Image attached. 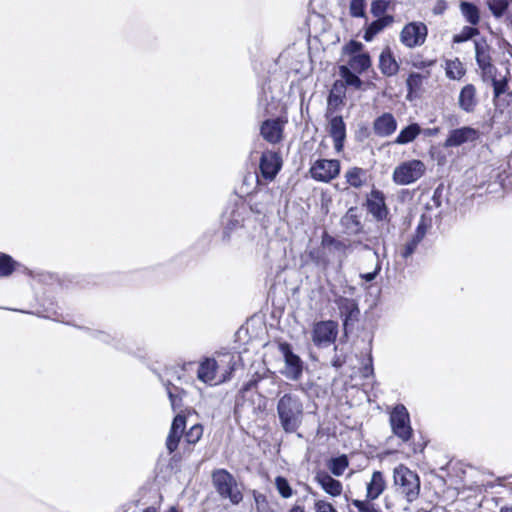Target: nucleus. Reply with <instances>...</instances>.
I'll return each mask as SVG.
<instances>
[{
	"label": "nucleus",
	"instance_id": "1",
	"mask_svg": "<svg viewBox=\"0 0 512 512\" xmlns=\"http://www.w3.org/2000/svg\"><path fill=\"white\" fill-rule=\"evenodd\" d=\"M277 416L285 433H295L303 422L304 406L300 397L293 393H285L277 401Z\"/></svg>",
	"mask_w": 512,
	"mask_h": 512
},
{
	"label": "nucleus",
	"instance_id": "2",
	"mask_svg": "<svg viewBox=\"0 0 512 512\" xmlns=\"http://www.w3.org/2000/svg\"><path fill=\"white\" fill-rule=\"evenodd\" d=\"M393 484L398 494L408 503L414 502L420 494V478L408 467L400 464L393 470Z\"/></svg>",
	"mask_w": 512,
	"mask_h": 512
},
{
	"label": "nucleus",
	"instance_id": "3",
	"mask_svg": "<svg viewBox=\"0 0 512 512\" xmlns=\"http://www.w3.org/2000/svg\"><path fill=\"white\" fill-rule=\"evenodd\" d=\"M212 483L217 493L223 499H228L233 505L243 499L242 491L235 477L225 469H217L212 473Z\"/></svg>",
	"mask_w": 512,
	"mask_h": 512
},
{
	"label": "nucleus",
	"instance_id": "4",
	"mask_svg": "<svg viewBox=\"0 0 512 512\" xmlns=\"http://www.w3.org/2000/svg\"><path fill=\"white\" fill-rule=\"evenodd\" d=\"M249 205L254 214L267 217L279 207L280 193L277 190H259L250 197Z\"/></svg>",
	"mask_w": 512,
	"mask_h": 512
},
{
	"label": "nucleus",
	"instance_id": "5",
	"mask_svg": "<svg viewBox=\"0 0 512 512\" xmlns=\"http://www.w3.org/2000/svg\"><path fill=\"white\" fill-rule=\"evenodd\" d=\"M278 349L284 360V367L280 370V373L288 380L298 381L303 375L304 362L300 356L293 352L289 343H279Z\"/></svg>",
	"mask_w": 512,
	"mask_h": 512
},
{
	"label": "nucleus",
	"instance_id": "6",
	"mask_svg": "<svg viewBox=\"0 0 512 512\" xmlns=\"http://www.w3.org/2000/svg\"><path fill=\"white\" fill-rule=\"evenodd\" d=\"M389 422L395 436L403 442H408L411 439L413 429L410 425V415L403 404H398L393 408L390 413Z\"/></svg>",
	"mask_w": 512,
	"mask_h": 512
},
{
	"label": "nucleus",
	"instance_id": "7",
	"mask_svg": "<svg viewBox=\"0 0 512 512\" xmlns=\"http://www.w3.org/2000/svg\"><path fill=\"white\" fill-rule=\"evenodd\" d=\"M426 171L420 160H410L398 165L393 172V181L398 185H409L420 179Z\"/></svg>",
	"mask_w": 512,
	"mask_h": 512
},
{
	"label": "nucleus",
	"instance_id": "8",
	"mask_svg": "<svg viewBox=\"0 0 512 512\" xmlns=\"http://www.w3.org/2000/svg\"><path fill=\"white\" fill-rule=\"evenodd\" d=\"M428 34L427 26L422 22L406 24L401 33L400 41L408 48H415L424 44Z\"/></svg>",
	"mask_w": 512,
	"mask_h": 512
},
{
	"label": "nucleus",
	"instance_id": "9",
	"mask_svg": "<svg viewBox=\"0 0 512 512\" xmlns=\"http://www.w3.org/2000/svg\"><path fill=\"white\" fill-rule=\"evenodd\" d=\"M338 325L336 322L320 321L314 324L312 330V341L318 347H326L336 340Z\"/></svg>",
	"mask_w": 512,
	"mask_h": 512
},
{
	"label": "nucleus",
	"instance_id": "10",
	"mask_svg": "<svg viewBox=\"0 0 512 512\" xmlns=\"http://www.w3.org/2000/svg\"><path fill=\"white\" fill-rule=\"evenodd\" d=\"M340 172V162L338 160H317L310 168V174L313 179L321 182H329L338 176Z\"/></svg>",
	"mask_w": 512,
	"mask_h": 512
},
{
	"label": "nucleus",
	"instance_id": "11",
	"mask_svg": "<svg viewBox=\"0 0 512 512\" xmlns=\"http://www.w3.org/2000/svg\"><path fill=\"white\" fill-rule=\"evenodd\" d=\"M246 209L243 205L238 206L235 205L228 212H225L223 215V238L225 240H229L230 234L243 227L244 219H245Z\"/></svg>",
	"mask_w": 512,
	"mask_h": 512
},
{
	"label": "nucleus",
	"instance_id": "12",
	"mask_svg": "<svg viewBox=\"0 0 512 512\" xmlns=\"http://www.w3.org/2000/svg\"><path fill=\"white\" fill-rule=\"evenodd\" d=\"M340 225L343 233L348 236H356L363 231L362 211L358 207H350L341 217Z\"/></svg>",
	"mask_w": 512,
	"mask_h": 512
},
{
	"label": "nucleus",
	"instance_id": "13",
	"mask_svg": "<svg viewBox=\"0 0 512 512\" xmlns=\"http://www.w3.org/2000/svg\"><path fill=\"white\" fill-rule=\"evenodd\" d=\"M216 364L220 381L224 383L231 379L233 372L241 364V356L231 352L222 353L218 355Z\"/></svg>",
	"mask_w": 512,
	"mask_h": 512
},
{
	"label": "nucleus",
	"instance_id": "14",
	"mask_svg": "<svg viewBox=\"0 0 512 512\" xmlns=\"http://www.w3.org/2000/svg\"><path fill=\"white\" fill-rule=\"evenodd\" d=\"M479 138V132L475 128L464 126L461 128L452 129L443 146L445 148L458 147L467 142H473Z\"/></svg>",
	"mask_w": 512,
	"mask_h": 512
},
{
	"label": "nucleus",
	"instance_id": "15",
	"mask_svg": "<svg viewBox=\"0 0 512 512\" xmlns=\"http://www.w3.org/2000/svg\"><path fill=\"white\" fill-rule=\"evenodd\" d=\"M282 166L281 157L272 151L264 152L261 155L259 168L263 178L266 180H273Z\"/></svg>",
	"mask_w": 512,
	"mask_h": 512
},
{
	"label": "nucleus",
	"instance_id": "16",
	"mask_svg": "<svg viewBox=\"0 0 512 512\" xmlns=\"http://www.w3.org/2000/svg\"><path fill=\"white\" fill-rule=\"evenodd\" d=\"M397 120L390 112H385L376 117L373 121V133L381 138H386L394 134L397 130Z\"/></svg>",
	"mask_w": 512,
	"mask_h": 512
},
{
	"label": "nucleus",
	"instance_id": "17",
	"mask_svg": "<svg viewBox=\"0 0 512 512\" xmlns=\"http://www.w3.org/2000/svg\"><path fill=\"white\" fill-rule=\"evenodd\" d=\"M197 377L200 381L208 385H217L222 383L215 358H206L199 364Z\"/></svg>",
	"mask_w": 512,
	"mask_h": 512
},
{
	"label": "nucleus",
	"instance_id": "18",
	"mask_svg": "<svg viewBox=\"0 0 512 512\" xmlns=\"http://www.w3.org/2000/svg\"><path fill=\"white\" fill-rule=\"evenodd\" d=\"M366 205L368 212L377 220H383L388 214L384 194L377 189L371 191Z\"/></svg>",
	"mask_w": 512,
	"mask_h": 512
},
{
	"label": "nucleus",
	"instance_id": "19",
	"mask_svg": "<svg viewBox=\"0 0 512 512\" xmlns=\"http://www.w3.org/2000/svg\"><path fill=\"white\" fill-rule=\"evenodd\" d=\"M186 426V417L182 414H177L171 424V428L166 439V448L169 453H173L180 442L182 434Z\"/></svg>",
	"mask_w": 512,
	"mask_h": 512
},
{
	"label": "nucleus",
	"instance_id": "20",
	"mask_svg": "<svg viewBox=\"0 0 512 512\" xmlns=\"http://www.w3.org/2000/svg\"><path fill=\"white\" fill-rule=\"evenodd\" d=\"M329 134L333 139L334 147L339 152L344 146L346 138V125L341 116H334L329 122Z\"/></svg>",
	"mask_w": 512,
	"mask_h": 512
},
{
	"label": "nucleus",
	"instance_id": "21",
	"mask_svg": "<svg viewBox=\"0 0 512 512\" xmlns=\"http://www.w3.org/2000/svg\"><path fill=\"white\" fill-rule=\"evenodd\" d=\"M315 481L329 495L336 497L341 495L343 486L339 480L334 479L326 471H318L315 475Z\"/></svg>",
	"mask_w": 512,
	"mask_h": 512
},
{
	"label": "nucleus",
	"instance_id": "22",
	"mask_svg": "<svg viewBox=\"0 0 512 512\" xmlns=\"http://www.w3.org/2000/svg\"><path fill=\"white\" fill-rule=\"evenodd\" d=\"M386 488V480L381 471H374L370 481L366 487V498L368 500H376L384 492Z\"/></svg>",
	"mask_w": 512,
	"mask_h": 512
},
{
	"label": "nucleus",
	"instance_id": "23",
	"mask_svg": "<svg viewBox=\"0 0 512 512\" xmlns=\"http://www.w3.org/2000/svg\"><path fill=\"white\" fill-rule=\"evenodd\" d=\"M459 107L466 113H472L477 105L476 89L474 85H465L459 94L458 98Z\"/></svg>",
	"mask_w": 512,
	"mask_h": 512
},
{
	"label": "nucleus",
	"instance_id": "24",
	"mask_svg": "<svg viewBox=\"0 0 512 512\" xmlns=\"http://www.w3.org/2000/svg\"><path fill=\"white\" fill-rule=\"evenodd\" d=\"M262 137L270 143H278L282 138V126L278 120H266L260 128Z\"/></svg>",
	"mask_w": 512,
	"mask_h": 512
},
{
	"label": "nucleus",
	"instance_id": "25",
	"mask_svg": "<svg viewBox=\"0 0 512 512\" xmlns=\"http://www.w3.org/2000/svg\"><path fill=\"white\" fill-rule=\"evenodd\" d=\"M379 69L385 76L391 77L399 71V64L394 58L390 48L384 49L379 57Z\"/></svg>",
	"mask_w": 512,
	"mask_h": 512
},
{
	"label": "nucleus",
	"instance_id": "26",
	"mask_svg": "<svg viewBox=\"0 0 512 512\" xmlns=\"http://www.w3.org/2000/svg\"><path fill=\"white\" fill-rule=\"evenodd\" d=\"M341 317H343L344 325L346 326L349 320H353L359 314L357 303L350 298L339 297L336 300Z\"/></svg>",
	"mask_w": 512,
	"mask_h": 512
},
{
	"label": "nucleus",
	"instance_id": "27",
	"mask_svg": "<svg viewBox=\"0 0 512 512\" xmlns=\"http://www.w3.org/2000/svg\"><path fill=\"white\" fill-rule=\"evenodd\" d=\"M394 21L393 16L391 15H384L383 17H380L373 22H371L367 27L365 28L363 38L365 41L370 42L373 40V38L380 33L385 27L390 25Z\"/></svg>",
	"mask_w": 512,
	"mask_h": 512
},
{
	"label": "nucleus",
	"instance_id": "28",
	"mask_svg": "<svg viewBox=\"0 0 512 512\" xmlns=\"http://www.w3.org/2000/svg\"><path fill=\"white\" fill-rule=\"evenodd\" d=\"M475 58L479 68L492 64L491 48L485 39L474 40Z\"/></svg>",
	"mask_w": 512,
	"mask_h": 512
},
{
	"label": "nucleus",
	"instance_id": "29",
	"mask_svg": "<svg viewBox=\"0 0 512 512\" xmlns=\"http://www.w3.org/2000/svg\"><path fill=\"white\" fill-rule=\"evenodd\" d=\"M422 129L418 123H411L400 130L394 140L395 144L406 145L414 141L421 133Z\"/></svg>",
	"mask_w": 512,
	"mask_h": 512
},
{
	"label": "nucleus",
	"instance_id": "30",
	"mask_svg": "<svg viewBox=\"0 0 512 512\" xmlns=\"http://www.w3.org/2000/svg\"><path fill=\"white\" fill-rule=\"evenodd\" d=\"M352 71L362 74L371 67L370 55L365 52L347 59V65Z\"/></svg>",
	"mask_w": 512,
	"mask_h": 512
},
{
	"label": "nucleus",
	"instance_id": "31",
	"mask_svg": "<svg viewBox=\"0 0 512 512\" xmlns=\"http://www.w3.org/2000/svg\"><path fill=\"white\" fill-rule=\"evenodd\" d=\"M85 331L89 334L90 337H92L102 343L112 345L117 349L122 348L121 338H119L117 335H111L110 333H108L106 331L90 329V328H85Z\"/></svg>",
	"mask_w": 512,
	"mask_h": 512
},
{
	"label": "nucleus",
	"instance_id": "32",
	"mask_svg": "<svg viewBox=\"0 0 512 512\" xmlns=\"http://www.w3.org/2000/svg\"><path fill=\"white\" fill-rule=\"evenodd\" d=\"M460 10L464 18L471 25H477L480 21V13L477 6L471 2L462 1L460 3Z\"/></svg>",
	"mask_w": 512,
	"mask_h": 512
},
{
	"label": "nucleus",
	"instance_id": "33",
	"mask_svg": "<svg viewBox=\"0 0 512 512\" xmlns=\"http://www.w3.org/2000/svg\"><path fill=\"white\" fill-rule=\"evenodd\" d=\"M166 392L170 400L173 411L179 409L182 405V395L185 393L183 389L173 385L169 381L165 384Z\"/></svg>",
	"mask_w": 512,
	"mask_h": 512
},
{
	"label": "nucleus",
	"instance_id": "34",
	"mask_svg": "<svg viewBox=\"0 0 512 512\" xmlns=\"http://www.w3.org/2000/svg\"><path fill=\"white\" fill-rule=\"evenodd\" d=\"M339 74L348 86H353L356 89H361L363 81L358 77V73L352 71L346 65L339 67Z\"/></svg>",
	"mask_w": 512,
	"mask_h": 512
},
{
	"label": "nucleus",
	"instance_id": "35",
	"mask_svg": "<svg viewBox=\"0 0 512 512\" xmlns=\"http://www.w3.org/2000/svg\"><path fill=\"white\" fill-rule=\"evenodd\" d=\"M365 175L366 172L363 169L354 167L346 172L345 178L350 186L360 188L364 183Z\"/></svg>",
	"mask_w": 512,
	"mask_h": 512
},
{
	"label": "nucleus",
	"instance_id": "36",
	"mask_svg": "<svg viewBox=\"0 0 512 512\" xmlns=\"http://www.w3.org/2000/svg\"><path fill=\"white\" fill-rule=\"evenodd\" d=\"M19 266L10 255L1 253L0 254V277L10 276Z\"/></svg>",
	"mask_w": 512,
	"mask_h": 512
},
{
	"label": "nucleus",
	"instance_id": "37",
	"mask_svg": "<svg viewBox=\"0 0 512 512\" xmlns=\"http://www.w3.org/2000/svg\"><path fill=\"white\" fill-rule=\"evenodd\" d=\"M445 70L446 76L453 80L460 79L465 73L462 63L457 58L454 60H447Z\"/></svg>",
	"mask_w": 512,
	"mask_h": 512
},
{
	"label": "nucleus",
	"instance_id": "38",
	"mask_svg": "<svg viewBox=\"0 0 512 512\" xmlns=\"http://www.w3.org/2000/svg\"><path fill=\"white\" fill-rule=\"evenodd\" d=\"M349 462L346 455H341L335 458H332L328 463V468L331 473L335 476L343 475L345 469L348 467Z\"/></svg>",
	"mask_w": 512,
	"mask_h": 512
},
{
	"label": "nucleus",
	"instance_id": "39",
	"mask_svg": "<svg viewBox=\"0 0 512 512\" xmlns=\"http://www.w3.org/2000/svg\"><path fill=\"white\" fill-rule=\"evenodd\" d=\"M363 44L356 40H350L342 47V54L348 58L360 55L363 52Z\"/></svg>",
	"mask_w": 512,
	"mask_h": 512
},
{
	"label": "nucleus",
	"instance_id": "40",
	"mask_svg": "<svg viewBox=\"0 0 512 512\" xmlns=\"http://www.w3.org/2000/svg\"><path fill=\"white\" fill-rule=\"evenodd\" d=\"M510 80L509 69L506 70V74L502 78H497L491 85L493 86L494 97L498 98L504 94L507 90L508 81Z\"/></svg>",
	"mask_w": 512,
	"mask_h": 512
},
{
	"label": "nucleus",
	"instance_id": "41",
	"mask_svg": "<svg viewBox=\"0 0 512 512\" xmlns=\"http://www.w3.org/2000/svg\"><path fill=\"white\" fill-rule=\"evenodd\" d=\"M275 486L281 497L287 499L293 495V490L285 477L277 476L275 479Z\"/></svg>",
	"mask_w": 512,
	"mask_h": 512
},
{
	"label": "nucleus",
	"instance_id": "42",
	"mask_svg": "<svg viewBox=\"0 0 512 512\" xmlns=\"http://www.w3.org/2000/svg\"><path fill=\"white\" fill-rule=\"evenodd\" d=\"M479 34V30L477 28L471 26H464L460 33L455 34L453 36L454 43H462L472 39L474 36Z\"/></svg>",
	"mask_w": 512,
	"mask_h": 512
},
{
	"label": "nucleus",
	"instance_id": "43",
	"mask_svg": "<svg viewBox=\"0 0 512 512\" xmlns=\"http://www.w3.org/2000/svg\"><path fill=\"white\" fill-rule=\"evenodd\" d=\"M509 5V0H492L489 3V9L496 18H500L507 11Z\"/></svg>",
	"mask_w": 512,
	"mask_h": 512
},
{
	"label": "nucleus",
	"instance_id": "44",
	"mask_svg": "<svg viewBox=\"0 0 512 512\" xmlns=\"http://www.w3.org/2000/svg\"><path fill=\"white\" fill-rule=\"evenodd\" d=\"M254 500L257 512H274L273 505L264 494L254 492Z\"/></svg>",
	"mask_w": 512,
	"mask_h": 512
},
{
	"label": "nucleus",
	"instance_id": "45",
	"mask_svg": "<svg viewBox=\"0 0 512 512\" xmlns=\"http://www.w3.org/2000/svg\"><path fill=\"white\" fill-rule=\"evenodd\" d=\"M365 0H350V15L355 18L365 17Z\"/></svg>",
	"mask_w": 512,
	"mask_h": 512
},
{
	"label": "nucleus",
	"instance_id": "46",
	"mask_svg": "<svg viewBox=\"0 0 512 512\" xmlns=\"http://www.w3.org/2000/svg\"><path fill=\"white\" fill-rule=\"evenodd\" d=\"M420 244V242L418 240H416L415 238L411 237L403 246L402 248L400 249V256L403 258V259H408L410 258L414 252L416 251L418 245Z\"/></svg>",
	"mask_w": 512,
	"mask_h": 512
},
{
	"label": "nucleus",
	"instance_id": "47",
	"mask_svg": "<svg viewBox=\"0 0 512 512\" xmlns=\"http://www.w3.org/2000/svg\"><path fill=\"white\" fill-rule=\"evenodd\" d=\"M372 500H358L354 499L352 505L358 509L359 512H382L378 507L371 503Z\"/></svg>",
	"mask_w": 512,
	"mask_h": 512
},
{
	"label": "nucleus",
	"instance_id": "48",
	"mask_svg": "<svg viewBox=\"0 0 512 512\" xmlns=\"http://www.w3.org/2000/svg\"><path fill=\"white\" fill-rule=\"evenodd\" d=\"M481 70V78L484 82L492 84L497 79V68L493 65H487L479 68Z\"/></svg>",
	"mask_w": 512,
	"mask_h": 512
},
{
	"label": "nucleus",
	"instance_id": "49",
	"mask_svg": "<svg viewBox=\"0 0 512 512\" xmlns=\"http://www.w3.org/2000/svg\"><path fill=\"white\" fill-rule=\"evenodd\" d=\"M423 77L420 73L413 72L411 73L407 80H406V86L409 93H412L414 91H417L420 86L422 85Z\"/></svg>",
	"mask_w": 512,
	"mask_h": 512
},
{
	"label": "nucleus",
	"instance_id": "50",
	"mask_svg": "<svg viewBox=\"0 0 512 512\" xmlns=\"http://www.w3.org/2000/svg\"><path fill=\"white\" fill-rule=\"evenodd\" d=\"M203 434V428L201 425H193L189 431L185 434V439L189 444L197 443Z\"/></svg>",
	"mask_w": 512,
	"mask_h": 512
},
{
	"label": "nucleus",
	"instance_id": "51",
	"mask_svg": "<svg viewBox=\"0 0 512 512\" xmlns=\"http://www.w3.org/2000/svg\"><path fill=\"white\" fill-rule=\"evenodd\" d=\"M374 255L377 259V262H376V265H375V269L372 271V272H368V273H362L360 274V278L365 280L366 282H371L373 281L377 276L378 274L380 273L381 271V261H380V254L377 250H374Z\"/></svg>",
	"mask_w": 512,
	"mask_h": 512
},
{
	"label": "nucleus",
	"instance_id": "52",
	"mask_svg": "<svg viewBox=\"0 0 512 512\" xmlns=\"http://www.w3.org/2000/svg\"><path fill=\"white\" fill-rule=\"evenodd\" d=\"M388 8V2L386 0H374L371 3V13L377 17H383L382 15L386 12Z\"/></svg>",
	"mask_w": 512,
	"mask_h": 512
},
{
	"label": "nucleus",
	"instance_id": "53",
	"mask_svg": "<svg viewBox=\"0 0 512 512\" xmlns=\"http://www.w3.org/2000/svg\"><path fill=\"white\" fill-rule=\"evenodd\" d=\"M315 512H337L334 506L325 501V500H317L314 504Z\"/></svg>",
	"mask_w": 512,
	"mask_h": 512
},
{
	"label": "nucleus",
	"instance_id": "54",
	"mask_svg": "<svg viewBox=\"0 0 512 512\" xmlns=\"http://www.w3.org/2000/svg\"><path fill=\"white\" fill-rule=\"evenodd\" d=\"M426 231H427V226H426L424 220L422 219L419 222V224L415 230V233L412 235V237L415 238L416 240H418L419 242H421L423 240V238L425 237Z\"/></svg>",
	"mask_w": 512,
	"mask_h": 512
},
{
	"label": "nucleus",
	"instance_id": "55",
	"mask_svg": "<svg viewBox=\"0 0 512 512\" xmlns=\"http://www.w3.org/2000/svg\"><path fill=\"white\" fill-rule=\"evenodd\" d=\"M361 375L364 378H368L373 375V364H372V356L368 355L367 363L363 364L361 368Z\"/></svg>",
	"mask_w": 512,
	"mask_h": 512
},
{
	"label": "nucleus",
	"instance_id": "56",
	"mask_svg": "<svg viewBox=\"0 0 512 512\" xmlns=\"http://www.w3.org/2000/svg\"><path fill=\"white\" fill-rule=\"evenodd\" d=\"M336 89H337V85L335 84L334 88L332 89V91L330 92L329 97H328V103L330 105H338V103L341 102L340 95L335 93Z\"/></svg>",
	"mask_w": 512,
	"mask_h": 512
},
{
	"label": "nucleus",
	"instance_id": "57",
	"mask_svg": "<svg viewBox=\"0 0 512 512\" xmlns=\"http://www.w3.org/2000/svg\"><path fill=\"white\" fill-rule=\"evenodd\" d=\"M345 363V358L341 355L335 354L331 360V365L337 369L341 368Z\"/></svg>",
	"mask_w": 512,
	"mask_h": 512
},
{
	"label": "nucleus",
	"instance_id": "58",
	"mask_svg": "<svg viewBox=\"0 0 512 512\" xmlns=\"http://www.w3.org/2000/svg\"><path fill=\"white\" fill-rule=\"evenodd\" d=\"M332 247L337 251H345L347 246L343 241L336 240Z\"/></svg>",
	"mask_w": 512,
	"mask_h": 512
},
{
	"label": "nucleus",
	"instance_id": "59",
	"mask_svg": "<svg viewBox=\"0 0 512 512\" xmlns=\"http://www.w3.org/2000/svg\"><path fill=\"white\" fill-rule=\"evenodd\" d=\"M336 240H337V239H335V238H334V237H332V236L325 235V236L323 237L322 243H323V245H325V246H332V245H334V243H335V241H336Z\"/></svg>",
	"mask_w": 512,
	"mask_h": 512
},
{
	"label": "nucleus",
	"instance_id": "60",
	"mask_svg": "<svg viewBox=\"0 0 512 512\" xmlns=\"http://www.w3.org/2000/svg\"><path fill=\"white\" fill-rule=\"evenodd\" d=\"M289 512H306L303 506L294 505Z\"/></svg>",
	"mask_w": 512,
	"mask_h": 512
},
{
	"label": "nucleus",
	"instance_id": "61",
	"mask_svg": "<svg viewBox=\"0 0 512 512\" xmlns=\"http://www.w3.org/2000/svg\"><path fill=\"white\" fill-rule=\"evenodd\" d=\"M500 512H512V505L511 506H505L500 509Z\"/></svg>",
	"mask_w": 512,
	"mask_h": 512
},
{
	"label": "nucleus",
	"instance_id": "62",
	"mask_svg": "<svg viewBox=\"0 0 512 512\" xmlns=\"http://www.w3.org/2000/svg\"><path fill=\"white\" fill-rule=\"evenodd\" d=\"M144 512H158V510L155 507H148Z\"/></svg>",
	"mask_w": 512,
	"mask_h": 512
},
{
	"label": "nucleus",
	"instance_id": "63",
	"mask_svg": "<svg viewBox=\"0 0 512 512\" xmlns=\"http://www.w3.org/2000/svg\"><path fill=\"white\" fill-rule=\"evenodd\" d=\"M168 512H179L176 507L172 506L169 508Z\"/></svg>",
	"mask_w": 512,
	"mask_h": 512
},
{
	"label": "nucleus",
	"instance_id": "64",
	"mask_svg": "<svg viewBox=\"0 0 512 512\" xmlns=\"http://www.w3.org/2000/svg\"><path fill=\"white\" fill-rule=\"evenodd\" d=\"M436 131H437V129L429 130V131H428V134H429V135H431V134L435 133Z\"/></svg>",
	"mask_w": 512,
	"mask_h": 512
}]
</instances>
